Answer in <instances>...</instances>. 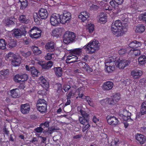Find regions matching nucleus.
Masks as SVG:
<instances>
[{"instance_id":"nucleus-1","label":"nucleus","mask_w":146,"mask_h":146,"mask_svg":"<svg viewBox=\"0 0 146 146\" xmlns=\"http://www.w3.org/2000/svg\"><path fill=\"white\" fill-rule=\"evenodd\" d=\"M82 51H85L87 53H91V41L82 48H79L71 49L69 50V52L70 55L73 56L74 55V54L79 56Z\"/></svg>"},{"instance_id":"nucleus-2","label":"nucleus","mask_w":146,"mask_h":146,"mask_svg":"<svg viewBox=\"0 0 146 146\" xmlns=\"http://www.w3.org/2000/svg\"><path fill=\"white\" fill-rule=\"evenodd\" d=\"M5 58L7 61L11 62V64L14 66H19L21 62V57L17 56L13 52H9L6 55Z\"/></svg>"},{"instance_id":"nucleus-3","label":"nucleus","mask_w":146,"mask_h":146,"mask_svg":"<svg viewBox=\"0 0 146 146\" xmlns=\"http://www.w3.org/2000/svg\"><path fill=\"white\" fill-rule=\"evenodd\" d=\"M105 63V70L108 73L112 72L115 69V66L116 64L115 60L111 57L106 60Z\"/></svg>"},{"instance_id":"nucleus-4","label":"nucleus","mask_w":146,"mask_h":146,"mask_svg":"<svg viewBox=\"0 0 146 146\" xmlns=\"http://www.w3.org/2000/svg\"><path fill=\"white\" fill-rule=\"evenodd\" d=\"M47 102L44 99H38L36 104L37 109L42 113H46L47 108Z\"/></svg>"},{"instance_id":"nucleus-5","label":"nucleus","mask_w":146,"mask_h":146,"mask_svg":"<svg viewBox=\"0 0 146 146\" xmlns=\"http://www.w3.org/2000/svg\"><path fill=\"white\" fill-rule=\"evenodd\" d=\"M42 31L37 27H34L30 30V36L33 39H37L41 36Z\"/></svg>"},{"instance_id":"nucleus-6","label":"nucleus","mask_w":146,"mask_h":146,"mask_svg":"<svg viewBox=\"0 0 146 146\" xmlns=\"http://www.w3.org/2000/svg\"><path fill=\"white\" fill-rule=\"evenodd\" d=\"M76 37L74 33L72 32H69L64 35L63 41L65 44H68L74 40Z\"/></svg>"},{"instance_id":"nucleus-7","label":"nucleus","mask_w":146,"mask_h":146,"mask_svg":"<svg viewBox=\"0 0 146 146\" xmlns=\"http://www.w3.org/2000/svg\"><path fill=\"white\" fill-rule=\"evenodd\" d=\"M28 78V76L27 74H17L14 77L13 80L16 82L21 83L27 81Z\"/></svg>"},{"instance_id":"nucleus-8","label":"nucleus","mask_w":146,"mask_h":146,"mask_svg":"<svg viewBox=\"0 0 146 146\" xmlns=\"http://www.w3.org/2000/svg\"><path fill=\"white\" fill-rule=\"evenodd\" d=\"M60 17L61 23L65 24L69 23L71 18V15L70 12L64 11L63 14L60 15Z\"/></svg>"},{"instance_id":"nucleus-9","label":"nucleus","mask_w":146,"mask_h":146,"mask_svg":"<svg viewBox=\"0 0 146 146\" xmlns=\"http://www.w3.org/2000/svg\"><path fill=\"white\" fill-rule=\"evenodd\" d=\"M60 17L59 14H53L50 19V23L51 25L53 26H57L60 23H61V21Z\"/></svg>"},{"instance_id":"nucleus-10","label":"nucleus","mask_w":146,"mask_h":146,"mask_svg":"<svg viewBox=\"0 0 146 146\" xmlns=\"http://www.w3.org/2000/svg\"><path fill=\"white\" fill-rule=\"evenodd\" d=\"M82 117H79V119L80 123L83 125L86 124L88 121V115L85 111L81 110L80 111Z\"/></svg>"},{"instance_id":"nucleus-11","label":"nucleus","mask_w":146,"mask_h":146,"mask_svg":"<svg viewBox=\"0 0 146 146\" xmlns=\"http://www.w3.org/2000/svg\"><path fill=\"white\" fill-rule=\"evenodd\" d=\"M107 119L108 124L112 125H117L119 123L118 119L113 116H108L107 117Z\"/></svg>"},{"instance_id":"nucleus-12","label":"nucleus","mask_w":146,"mask_h":146,"mask_svg":"<svg viewBox=\"0 0 146 146\" xmlns=\"http://www.w3.org/2000/svg\"><path fill=\"white\" fill-rule=\"evenodd\" d=\"M116 63L117 66L120 69H123L126 66H128L129 62L128 60L123 59L118 60Z\"/></svg>"},{"instance_id":"nucleus-13","label":"nucleus","mask_w":146,"mask_h":146,"mask_svg":"<svg viewBox=\"0 0 146 146\" xmlns=\"http://www.w3.org/2000/svg\"><path fill=\"white\" fill-rule=\"evenodd\" d=\"M113 86V83L111 81H108L104 82L102 88L104 91H108L111 90Z\"/></svg>"},{"instance_id":"nucleus-14","label":"nucleus","mask_w":146,"mask_h":146,"mask_svg":"<svg viewBox=\"0 0 146 146\" xmlns=\"http://www.w3.org/2000/svg\"><path fill=\"white\" fill-rule=\"evenodd\" d=\"M142 71L138 69L133 70L131 73V76L136 79H138L142 75Z\"/></svg>"},{"instance_id":"nucleus-15","label":"nucleus","mask_w":146,"mask_h":146,"mask_svg":"<svg viewBox=\"0 0 146 146\" xmlns=\"http://www.w3.org/2000/svg\"><path fill=\"white\" fill-rule=\"evenodd\" d=\"M30 110V107L28 104H22L21 106L20 110L21 112L24 114L28 113Z\"/></svg>"},{"instance_id":"nucleus-16","label":"nucleus","mask_w":146,"mask_h":146,"mask_svg":"<svg viewBox=\"0 0 146 146\" xmlns=\"http://www.w3.org/2000/svg\"><path fill=\"white\" fill-rule=\"evenodd\" d=\"M135 138L141 144H143L146 142V137L141 134H137Z\"/></svg>"},{"instance_id":"nucleus-17","label":"nucleus","mask_w":146,"mask_h":146,"mask_svg":"<svg viewBox=\"0 0 146 146\" xmlns=\"http://www.w3.org/2000/svg\"><path fill=\"white\" fill-rule=\"evenodd\" d=\"M122 26V23L120 20H117L112 23L111 30V31H116L117 29H119Z\"/></svg>"},{"instance_id":"nucleus-18","label":"nucleus","mask_w":146,"mask_h":146,"mask_svg":"<svg viewBox=\"0 0 146 146\" xmlns=\"http://www.w3.org/2000/svg\"><path fill=\"white\" fill-rule=\"evenodd\" d=\"M100 43L98 41L94 40L92 42V53L98 51L100 48Z\"/></svg>"},{"instance_id":"nucleus-19","label":"nucleus","mask_w":146,"mask_h":146,"mask_svg":"<svg viewBox=\"0 0 146 146\" xmlns=\"http://www.w3.org/2000/svg\"><path fill=\"white\" fill-rule=\"evenodd\" d=\"M89 14L86 11L81 12L78 15V18L83 22H84L89 17Z\"/></svg>"},{"instance_id":"nucleus-20","label":"nucleus","mask_w":146,"mask_h":146,"mask_svg":"<svg viewBox=\"0 0 146 146\" xmlns=\"http://www.w3.org/2000/svg\"><path fill=\"white\" fill-rule=\"evenodd\" d=\"M47 10L41 8L38 11V15L41 19H45L48 16Z\"/></svg>"},{"instance_id":"nucleus-21","label":"nucleus","mask_w":146,"mask_h":146,"mask_svg":"<svg viewBox=\"0 0 146 146\" xmlns=\"http://www.w3.org/2000/svg\"><path fill=\"white\" fill-rule=\"evenodd\" d=\"M40 83L42 87L47 90L49 87V84L48 82L43 77H40Z\"/></svg>"},{"instance_id":"nucleus-22","label":"nucleus","mask_w":146,"mask_h":146,"mask_svg":"<svg viewBox=\"0 0 146 146\" xmlns=\"http://www.w3.org/2000/svg\"><path fill=\"white\" fill-rule=\"evenodd\" d=\"M45 48L49 52H52L55 50L54 43L52 42H47L45 45Z\"/></svg>"},{"instance_id":"nucleus-23","label":"nucleus","mask_w":146,"mask_h":146,"mask_svg":"<svg viewBox=\"0 0 146 146\" xmlns=\"http://www.w3.org/2000/svg\"><path fill=\"white\" fill-rule=\"evenodd\" d=\"M62 32V31L61 28H56L52 30L51 35L53 36L58 37L60 35H61Z\"/></svg>"},{"instance_id":"nucleus-24","label":"nucleus","mask_w":146,"mask_h":146,"mask_svg":"<svg viewBox=\"0 0 146 146\" xmlns=\"http://www.w3.org/2000/svg\"><path fill=\"white\" fill-rule=\"evenodd\" d=\"M19 90L17 88H15L11 90L10 91L11 96L13 98H16L19 97Z\"/></svg>"},{"instance_id":"nucleus-25","label":"nucleus","mask_w":146,"mask_h":146,"mask_svg":"<svg viewBox=\"0 0 146 146\" xmlns=\"http://www.w3.org/2000/svg\"><path fill=\"white\" fill-rule=\"evenodd\" d=\"M145 114H146V101H144L141 105L139 115H141Z\"/></svg>"},{"instance_id":"nucleus-26","label":"nucleus","mask_w":146,"mask_h":146,"mask_svg":"<svg viewBox=\"0 0 146 146\" xmlns=\"http://www.w3.org/2000/svg\"><path fill=\"white\" fill-rule=\"evenodd\" d=\"M29 19L28 16L24 15H21L19 17V21L21 22L26 24L29 22Z\"/></svg>"},{"instance_id":"nucleus-27","label":"nucleus","mask_w":146,"mask_h":146,"mask_svg":"<svg viewBox=\"0 0 146 146\" xmlns=\"http://www.w3.org/2000/svg\"><path fill=\"white\" fill-rule=\"evenodd\" d=\"M55 74L58 77H61L62 74V70L60 67H54V68Z\"/></svg>"},{"instance_id":"nucleus-28","label":"nucleus","mask_w":146,"mask_h":146,"mask_svg":"<svg viewBox=\"0 0 146 146\" xmlns=\"http://www.w3.org/2000/svg\"><path fill=\"white\" fill-rule=\"evenodd\" d=\"M121 116L127 115V116H131V113L129 110H127V108H125V109L121 110L119 113Z\"/></svg>"},{"instance_id":"nucleus-29","label":"nucleus","mask_w":146,"mask_h":146,"mask_svg":"<svg viewBox=\"0 0 146 146\" xmlns=\"http://www.w3.org/2000/svg\"><path fill=\"white\" fill-rule=\"evenodd\" d=\"M139 64L141 65L144 64L146 62V56L142 55L138 59Z\"/></svg>"},{"instance_id":"nucleus-30","label":"nucleus","mask_w":146,"mask_h":146,"mask_svg":"<svg viewBox=\"0 0 146 146\" xmlns=\"http://www.w3.org/2000/svg\"><path fill=\"white\" fill-rule=\"evenodd\" d=\"M145 30V27L142 25H138L136 27L135 32L137 33H142Z\"/></svg>"},{"instance_id":"nucleus-31","label":"nucleus","mask_w":146,"mask_h":146,"mask_svg":"<svg viewBox=\"0 0 146 146\" xmlns=\"http://www.w3.org/2000/svg\"><path fill=\"white\" fill-rule=\"evenodd\" d=\"M69 55L67 56L66 59V61H67L71 60L70 62V63L73 62H76L78 59V57L75 55Z\"/></svg>"},{"instance_id":"nucleus-32","label":"nucleus","mask_w":146,"mask_h":146,"mask_svg":"<svg viewBox=\"0 0 146 146\" xmlns=\"http://www.w3.org/2000/svg\"><path fill=\"white\" fill-rule=\"evenodd\" d=\"M19 3L20 4V9H25L27 6V0H19Z\"/></svg>"},{"instance_id":"nucleus-33","label":"nucleus","mask_w":146,"mask_h":146,"mask_svg":"<svg viewBox=\"0 0 146 146\" xmlns=\"http://www.w3.org/2000/svg\"><path fill=\"white\" fill-rule=\"evenodd\" d=\"M20 53L22 56L27 58L29 57L31 55V52L30 51L26 52L22 50L20 51Z\"/></svg>"},{"instance_id":"nucleus-34","label":"nucleus","mask_w":146,"mask_h":146,"mask_svg":"<svg viewBox=\"0 0 146 146\" xmlns=\"http://www.w3.org/2000/svg\"><path fill=\"white\" fill-rule=\"evenodd\" d=\"M13 31L14 36L17 38H20L22 35L20 30L18 29H15Z\"/></svg>"},{"instance_id":"nucleus-35","label":"nucleus","mask_w":146,"mask_h":146,"mask_svg":"<svg viewBox=\"0 0 146 146\" xmlns=\"http://www.w3.org/2000/svg\"><path fill=\"white\" fill-rule=\"evenodd\" d=\"M16 45V42L13 39H10L8 40L7 46L10 48L14 47Z\"/></svg>"},{"instance_id":"nucleus-36","label":"nucleus","mask_w":146,"mask_h":146,"mask_svg":"<svg viewBox=\"0 0 146 146\" xmlns=\"http://www.w3.org/2000/svg\"><path fill=\"white\" fill-rule=\"evenodd\" d=\"M33 50L34 54L36 55H39L42 53L41 51L36 46H35L33 47Z\"/></svg>"},{"instance_id":"nucleus-37","label":"nucleus","mask_w":146,"mask_h":146,"mask_svg":"<svg viewBox=\"0 0 146 146\" xmlns=\"http://www.w3.org/2000/svg\"><path fill=\"white\" fill-rule=\"evenodd\" d=\"M33 19L35 22L36 25H39L40 24V21L41 19L38 16L37 13H36L35 15H34Z\"/></svg>"},{"instance_id":"nucleus-38","label":"nucleus","mask_w":146,"mask_h":146,"mask_svg":"<svg viewBox=\"0 0 146 146\" xmlns=\"http://www.w3.org/2000/svg\"><path fill=\"white\" fill-rule=\"evenodd\" d=\"M30 69L32 76L33 77L37 76L38 73H39L38 70L36 69L34 67L31 68Z\"/></svg>"},{"instance_id":"nucleus-39","label":"nucleus","mask_w":146,"mask_h":146,"mask_svg":"<svg viewBox=\"0 0 146 146\" xmlns=\"http://www.w3.org/2000/svg\"><path fill=\"white\" fill-rule=\"evenodd\" d=\"M7 43L5 42V40L3 39H0V49H4L6 48V46Z\"/></svg>"},{"instance_id":"nucleus-40","label":"nucleus","mask_w":146,"mask_h":146,"mask_svg":"<svg viewBox=\"0 0 146 146\" xmlns=\"http://www.w3.org/2000/svg\"><path fill=\"white\" fill-rule=\"evenodd\" d=\"M114 31H111L114 35L117 36H122L124 33L119 29H117L116 31L115 30Z\"/></svg>"},{"instance_id":"nucleus-41","label":"nucleus","mask_w":146,"mask_h":146,"mask_svg":"<svg viewBox=\"0 0 146 146\" xmlns=\"http://www.w3.org/2000/svg\"><path fill=\"white\" fill-rule=\"evenodd\" d=\"M38 64L41 66L42 69L44 71L45 70L48 69L47 67V65L46 63H45L44 61H39L38 62Z\"/></svg>"},{"instance_id":"nucleus-42","label":"nucleus","mask_w":146,"mask_h":146,"mask_svg":"<svg viewBox=\"0 0 146 146\" xmlns=\"http://www.w3.org/2000/svg\"><path fill=\"white\" fill-rule=\"evenodd\" d=\"M107 98L108 104V107H111L115 104V102L113 98Z\"/></svg>"},{"instance_id":"nucleus-43","label":"nucleus","mask_w":146,"mask_h":146,"mask_svg":"<svg viewBox=\"0 0 146 146\" xmlns=\"http://www.w3.org/2000/svg\"><path fill=\"white\" fill-rule=\"evenodd\" d=\"M112 97L115 101L116 102L118 101L120 99V95L119 93L113 94Z\"/></svg>"},{"instance_id":"nucleus-44","label":"nucleus","mask_w":146,"mask_h":146,"mask_svg":"<svg viewBox=\"0 0 146 146\" xmlns=\"http://www.w3.org/2000/svg\"><path fill=\"white\" fill-rule=\"evenodd\" d=\"M139 19L146 22V12L140 14L139 16Z\"/></svg>"},{"instance_id":"nucleus-45","label":"nucleus","mask_w":146,"mask_h":146,"mask_svg":"<svg viewBox=\"0 0 146 146\" xmlns=\"http://www.w3.org/2000/svg\"><path fill=\"white\" fill-rule=\"evenodd\" d=\"M26 27L25 26H22L21 27L19 30L20 32L21 33L22 35L25 36V34L27 33L26 31Z\"/></svg>"},{"instance_id":"nucleus-46","label":"nucleus","mask_w":146,"mask_h":146,"mask_svg":"<svg viewBox=\"0 0 146 146\" xmlns=\"http://www.w3.org/2000/svg\"><path fill=\"white\" fill-rule=\"evenodd\" d=\"M5 23L6 26L9 27L13 25L14 24L13 21L9 19H7L6 20Z\"/></svg>"},{"instance_id":"nucleus-47","label":"nucleus","mask_w":146,"mask_h":146,"mask_svg":"<svg viewBox=\"0 0 146 146\" xmlns=\"http://www.w3.org/2000/svg\"><path fill=\"white\" fill-rule=\"evenodd\" d=\"M107 98L102 100L100 101V103L104 107H108V104L107 101Z\"/></svg>"},{"instance_id":"nucleus-48","label":"nucleus","mask_w":146,"mask_h":146,"mask_svg":"<svg viewBox=\"0 0 146 146\" xmlns=\"http://www.w3.org/2000/svg\"><path fill=\"white\" fill-rule=\"evenodd\" d=\"M127 48L126 49L125 48H123L120 49L118 51V53L120 55L124 54L127 52Z\"/></svg>"},{"instance_id":"nucleus-49","label":"nucleus","mask_w":146,"mask_h":146,"mask_svg":"<svg viewBox=\"0 0 146 146\" xmlns=\"http://www.w3.org/2000/svg\"><path fill=\"white\" fill-rule=\"evenodd\" d=\"M70 85L68 84H64L62 86V89H63L65 92L68 91L70 88Z\"/></svg>"},{"instance_id":"nucleus-50","label":"nucleus","mask_w":146,"mask_h":146,"mask_svg":"<svg viewBox=\"0 0 146 146\" xmlns=\"http://www.w3.org/2000/svg\"><path fill=\"white\" fill-rule=\"evenodd\" d=\"M0 74L3 76L8 75L9 74V70L7 69L2 70L0 71Z\"/></svg>"},{"instance_id":"nucleus-51","label":"nucleus","mask_w":146,"mask_h":146,"mask_svg":"<svg viewBox=\"0 0 146 146\" xmlns=\"http://www.w3.org/2000/svg\"><path fill=\"white\" fill-rule=\"evenodd\" d=\"M59 129L56 128L54 126H52L48 128V132L49 134H51L53 133V131L54 130Z\"/></svg>"},{"instance_id":"nucleus-52","label":"nucleus","mask_w":146,"mask_h":146,"mask_svg":"<svg viewBox=\"0 0 146 146\" xmlns=\"http://www.w3.org/2000/svg\"><path fill=\"white\" fill-rule=\"evenodd\" d=\"M135 49L132 48L131 49H129V48H127V52L128 54L131 56H133L134 51Z\"/></svg>"},{"instance_id":"nucleus-53","label":"nucleus","mask_w":146,"mask_h":146,"mask_svg":"<svg viewBox=\"0 0 146 146\" xmlns=\"http://www.w3.org/2000/svg\"><path fill=\"white\" fill-rule=\"evenodd\" d=\"M54 55V54L48 53L45 56V58L47 60H50L52 58V56Z\"/></svg>"},{"instance_id":"nucleus-54","label":"nucleus","mask_w":146,"mask_h":146,"mask_svg":"<svg viewBox=\"0 0 146 146\" xmlns=\"http://www.w3.org/2000/svg\"><path fill=\"white\" fill-rule=\"evenodd\" d=\"M42 127L40 126L39 127H38L34 129V131L38 133H41L42 132L43 129Z\"/></svg>"},{"instance_id":"nucleus-55","label":"nucleus","mask_w":146,"mask_h":146,"mask_svg":"<svg viewBox=\"0 0 146 146\" xmlns=\"http://www.w3.org/2000/svg\"><path fill=\"white\" fill-rule=\"evenodd\" d=\"M136 42V40H134L130 42L129 45V47L131 48L135 49Z\"/></svg>"},{"instance_id":"nucleus-56","label":"nucleus","mask_w":146,"mask_h":146,"mask_svg":"<svg viewBox=\"0 0 146 146\" xmlns=\"http://www.w3.org/2000/svg\"><path fill=\"white\" fill-rule=\"evenodd\" d=\"M107 18L106 17H98L99 22L100 23H106L107 22Z\"/></svg>"},{"instance_id":"nucleus-57","label":"nucleus","mask_w":146,"mask_h":146,"mask_svg":"<svg viewBox=\"0 0 146 146\" xmlns=\"http://www.w3.org/2000/svg\"><path fill=\"white\" fill-rule=\"evenodd\" d=\"M98 17H106L107 18V15L105 13L101 12L98 14Z\"/></svg>"},{"instance_id":"nucleus-58","label":"nucleus","mask_w":146,"mask_h":146,"mask_svg":"<svg viewBox=\"0 0 146 146\" xmlns=\"http://www.w3.org/2000/svg\"><path fill=\"white\" fill-rule=\"evenodd\" d=\"M73 91L72 90L68 93L67 95V98L68 99H70L72 97H73L74 96L75 93H73Z\"/></svg>"},{"instance_id":"nucleus-59","label":"nucleus","mask_w":146,"mask_h":146,"mask_svg":"<svg viewBox=\"0 0 146 146\" xmlns=\"http://www.w3.org/2000/svg\"><path fill=\"white\" fill-rule=\"evenodd\" d=\"M84 125H85V126L83 127L82 131L83 132H84L90 126V125L89 124L88 121V123L86 124H84Z\"/></svg>"},{"instance_id":"nucleus-60","label":"nucleus","mask_w":146,"mask_h":146,"mask_svg":"<svg viewBox=\"0 0 146 146\" xmlns=\"http://www.w3.org/2000/svg\"><path fill=\"white\" fill-rule=\"evenodd\" d=\"M84 99H85L86 101L87 102L88 104L91 106V98L89 96H84Z\"/></svg>"},{"instance_id":"nucleus-61","label":"nucleus","mask_w":146,"mask_h":146,"mask_svg":"<svg viewBox=\"0 0 146 146\" xmlns=\"http://www.w3.org/2000/svg\"><path fill=\"white\" fill-rule=\"evenodd\" d=\"M133 56L140 55L141 54V51L140 50L137 49H135Z\"/></svg>"},{"instance_id":"nucleus-62","label":"nucleus","mask_w":146,"mask_h":146,"mask_svg":"<svg viewBox=\"0 0 146 146\" xmlns=\"http://www.w3.org/2000/svg\"><path fill=\"white\" fill-rule=\"evenodd\" d=\"M99 7L96 5H92V11H97L99 9Z\"/></svg>"},{"instance_id":"nucleus-63","label":"nucleus","mask_w":146,"mask_h":146,"mask_svg":"<svg viewBox=\"0 0 146 146\" xmlns=\"http://www.w3.org/2000/svg\"><path fill=\"white\" fill-rule=\"evenodd\" d=\"M86 30L89 33H91V23L88 24L86 26Z\"/></svg>"},{"instance_id":"nucleus-64","label":"nucleus","mask_w":146,"mask_h":146,"mask_svg":"<svg viewBox=\"0 0 146 146\" xmlns=\"http://www.w3.org/2000/svg\"><path fill=\"white\" fill-rule=\"evenodd\" d=\"M46 64L48 69H49L52 67L53 64V62L51 61H49L47 62L46 63Z\"/></svg>"}]
</instances>
